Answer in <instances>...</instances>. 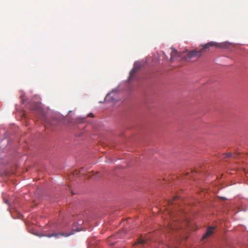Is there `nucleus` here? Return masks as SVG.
<instances>
[{
	"label": "nucleus",
	"instance_id": "obj_10",
	"mask_svg": "<svg viewBox=\"0 0 248 248\" xmlns=\"http://www.w3.org/2000/svg\"><path fill=\"white\" fill-rule=\"evenodd\" d=\"M138 243L140 244H144L146 243V241L140 238L138 240Z\"/></svg>",
	"mask_w": 248,
	"mask_h": 248
},
{
	"label": "nucleus",
	"instance_id": "obj_9",
	"mask_svg": "<svg viewBox=\"0 0 248 248\" xmlns=\"http://www.w3.org/2000/svg\"><path fill=\"white\" fill-rule=\"evenodd\" d=\"M179 199V197L177 196H175L173 197V198L169 201V203L170 204H176L175 201Z\"/></svg>",
	"mask_w": 248,
	"mask_h": 248
},
{
	"label": "nucleus",
	"instance_id": "obj_11",
	"mask_svg": "<svg viewBox=\"0 0 248 248\" xmlns=\"http://www.w3.org/2000/svg\"><path fill=\"white\" fill-rule=\"evenodd\" d=\"M83 171V169L81 168L79 171V173L81 175H84V174Z\"/></svg>",
	"mask_w": 248,
	"mask_h": 248
},
{
	"label": "nucleus",
	"instance_id": "obj_12",
	"mask_svg": "<svg viewBox=\"0 0 248 248\" xmlns=\"http://www.w3.org/2000/svg\"><path fill=\"white\" fill-rule=\"evenodd\" d=\"M88 116L90 117H94V115L93 113H90L88 114Z\"/></svg>",
	"mask_w": 248,
	"mask_h": 248
},
{
	"label": "nucleus",
	"instance_id": "obj_6",
	"mask_svg": "<svg viewBox=\"0 0 248 248\" xmlns=\"http://www.w3.org/2000/svg\"><path fill=\"white\" fill-rule=\"evenodd\" d=\"M215 227H209L207 230L205 234L202 237L203 239H205L207 237L210 236L213 233L215 229Z\"/></svg>",
	"mask_w": 248,
	"mask_h": 248
},
{
	"label": "nucleus",
	"instance_id": "obj_13",
	"mask_svg": "<svg viewBox=\"0 0 248 248\" xmlns=\"http://www.w3.org/2000/svg\"><path fill=\"white\" fill-rule=\"evenodd\" d=\"M171 212H170V211H169V214L170 215V216H172V215H171V214H173V213H172V210H171Z\"/></svg>",
	"mask_w": 248,
	"mask_h": 248
},
{
	"label": "nucleus",
	"instance_id": "obj_1",
	"mask_svg": "<svg viewBox=\"0 0 248 248\" xmlns=\"http://www.w3.org/2000/svg\"><path fill=\"white\" fill-rule=\"evenodd\" d=\"M224 45L222 43H218L215 42H210L204 45L199 50H193L187 52L184 57L186 60H189L194 58H199L205 52L206 49L210 47L215 46L217 48L224 47Z\"/></svg>",
	"mask_w": 248,
	"mask_h": 248
},
{
	"label": "nucleus",
	"instance_id": "obj_4",
	"mask_svg": "<svg viewBox=\"0 0 248 248\" xmlns=\"http://www.w3.org/2000/svg\"><path fill=\"white\" fill-rule=\"evenodd\" d=\"M177 223L175 222H170L168 224V228L167 229V231L169 232H175L176 230H177L179 227L176 225Z\"/></svg>",
	"mask_w": 248,
	"mask_h": 248
},
{
	"label": "nucleus",
	"instance_id": "obj_3",
	"mask_svg": "<svg viewBox=\"0 0 248 248\" xmlns=\"http://www.w3.org/2000/svg\"><path fill=\"white\" fill-rule=\"evenodd\" d=\"M74 233V232H73L72 233H68L66 232H60V233H52L51 234H48L46 235L48 237H55L56 238H59L60 236H63V237H68L70 236V235H72Z\"/></svg>",
	"mask_w": 248,
	"mask_h": 248
},
{
	"label": "nucleus",
	"instance_id": "obj_2",
	"mask_svg": "<svg viewBox=\"0 0 248 248\" xmlns=\"http://www.w3.org/2000/svg\"><path fill=\"white\" fill-rule=\"evenodd\" d=\"M140 67V64L139 62H135L134 67L131 70L129 74V77L128 78L129 81H130L134 78L136 73L138 72Z\"/></svg>",
	"mask_w": 248,
	"mask_h": 248
},
{
	"label": "nucleus",
	"instance_id": "obj_7",
	"mask_svg": "<svg viewBox=\"0 0 248 248\" xmlns=\"http://www.w3.org/2000/svg\"><path fill=\"white\" fill-rule=\"evenodd\" d=\"M49 124L51 125H57L59 124L60 121L56 118H53L49 122Z\"/></svg>",
	"mask_w": 248,
	"mask_h": 248
},
{
	"label": "nucleus",
	"instance_id": "obj_8",
	"mask_svg": "<svg viewBox=\"0 0 248 248\" xmlns=\"http://www.w3.org/2000/svg\"><path fill=\"white\" fill-rule=\"evenodd\" d=\"M237 154H236V153H234V154H232V153H226V154H224V158H226V157H236L237 156Z\"/></svg>",
	"mask_w": 248,
	"mask_h": 248
},
{
	"label": "nucleus",
	"instance_id": "obj_5",
	"mask_svg": "<svg viewBox=\"0 0 248 248\" xmlns=\"http://www.w3.org/2000/svg\"><path fill=\"white\" fill-rule=\"evenodd\" d=\"M170 54H171L170 60L171 61H174L177 57H180L179 53L174 48H171V51Z\"/></svg>",
	"mask_w": 248,
	"mask_h": 248
}]
</instances>
